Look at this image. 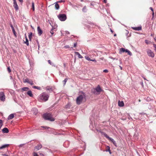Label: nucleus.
<instances>
[{
  "label": "nucleus",
  "mask_w": 156,
  "mask_h": 156,
  "mask_svg": "<svg viewBox=\"0 0 156 156\" xmlns=\"http://www.w3.org/2000/svg\"><path fill=\"white\" fill-rule=\"evenodd\" d=\"M86 95L85 93L82 91H80L79 96L76 100V102L77 104L78 105L80 104L83 100L86 99Z\"/></svg>",
  "instance_id": "1"
},
{
  "label": "nucleus",
  "mask_w": 156,
  "mask_h": 156,
  "mask_svg": "<svg viewBox=\"0 0 156 156\" xmlns=\"http://www.w3.org/2000/svg\"><path fill=\"white\" fill-rule=\"evenodd\" d=\"M49 95L46 92L42 93L40 96V99L43 102H46L48 100Z\"/></svg>",
  "instance_id": "2"
},
{
  "label": "nucleus",
  "mask_w": 156,
  "mask_h": 156,
  "mask_svg": "<svg viewBox=\"0 0 156 156\" xmlns=\"http://www.w3.org/2000/svg\"><path fill=\"white\" fill-rule=\"evenodd\" d=\"M102 91L103 90L101 88L99 85H98L96 87L92 89L91 90L92 93L97 95L99 94L100 92Z\"/></svg>",
  "instance_id": "3"
},
{
  "label": "nucleus",
  "mask_w": 156,
  "mask_h": 156,
  "mask_svg": "<svg viewBox=\"0 0 156 156\" xmlns=\"http://www.w3.org/2000/svg\"><path fill=\"white\" fill-rule=\"evenodd\" d=\"M43 117L44 119L49 120L50 121H55V119L52 117L51 114L45 113L43 115Z\"/></svg>",
  "instance_id": "4"
},
{
  "label": "nucleus",
  "mask_w": 156,
  "mask_h": 156,
  "mask_svg": "<svg viewBox=\"0 0 156 156\" xmlns=\"http://www.w3.org/2000/svg\"><path fill=\"white\" fill-rule=\"evenodd\" d=\"M59 19L61 21H65L67 18L66 15L65 14H60L58 16Z\"/></svg>",
  "instance_id": "5"
},
{
  "label": "nucleus",
  "mask_w": 156,
  "mask_h": 156,
  "mask_svg": "<svg viewBox=\"0 0 156 156\" xmlns=\"http://www.w3.org/2000/svg\"><path fill=\"white\" fill-rule=\"evenodd\" d=\"M100 133L102 134V135L104 136L105 137L107 138L108 140H110L111 141L112 143L115 141V140L112 138L109 137L108 135L105 132L102 131H100Z\"/></svg>",
  "instance_id": "6"
},
{
  "label": "nucleus",
  "mask_w": 156,
  "mask_h": 156,
  "mask_svg": "<svg viewBox=\"0 0 156 156\" xmlns=\"http://www.w3.org/2000/svg\"><path fill=\"white\" fill-rule=\"evenodd\" d=\"M146 52L148 56L152 58H153L154 56V53L151 50L148 49L146 50Z\"/></svg>",
  "instance_id": "7"
},
{
  "label": "nucleus",
  "mask_w": 156,
  "mask_h": 156,
  "mask_svg": "<svg viewBox=\"0 0 156 156\" xmlns=\"http://www.w3.org/2000/svg\"><path fill=\"white\" fill-rule=\"evenodd\" d=\"M0 100L3 101L5 100V96L3 92H0Z\"/></svg>",
  "instance_id": "8"
},
{
  "label": "nucleus",
  "mask_w": 156,
  "mask_h": 156,
  "mask_svg": "<svg viewBox=\"0 0 156 156\" xmlns=\"http://www.w3.org/2000/svg\"><path fill=\"white\" fill-rule=\"evenodd\" d=\"M54 27L52 26V28L50 31V33L51 34V36L54 34V32H53V30H55V31H56V30H55V29L57 27V25L56 24H55L54 23Z\"/></svg>",
  "instance_id": "9"
},
{
  "label": "nucleus",
  "mask_w": 156,
  "mask_h": 156,
  "mask_svg": "<svg viewBox=\"0 0 156 156\" xmlns=\"http://www.w3.org/2000/svg\"><path fill=\"white\" fill-rule=\"evenodd\" d=\"M23 82L25 83H28L30 84L31 85H33L34 84V83L33 82V81L31 80H30L28 78L26 79Z\"/></svg>",
  "instance_id": "10"
},
{
  "label": "nucleus",
  "mask_w": 156,
  "mask_h": 156,
  "mask_svg": "<svg viewBox=\"0 0 156 156\" xmlns=\"http://www.w3.org/2000/svg\"><path fill=\"white\" fill-rule=\"evenodd\" d=\"M13 7L16 11L19 9V7L17 4L16 0H13Z\"/></svg>",
  "instance_id": "11"
},
{
  "label": "nucleus",
  "mask_w": 156,
  "mask_h": 156,
  "mask_svg": "<svg viewBox=\"0 0 156 156\" xmlns=\"http://www.w3.org/2000/svg\"><path fill=\"white\" fill-rule=\"evenodd\" d=\"M10 27H11L12 28V32L14 34V35L16 37H17V35H16V32L14 29V28L12 25V24L10 23Z\"/></svg>",
  "instance_id": "12"
},
{
  "label": "nucleus",
  "mask_w": 156,
  "mask_h": 156,
  "mask_svg": "<svg viewBox=\"0 0 156 156\" xmlns=\"http://www.w3.org/2000/svg\"><path fill=\"white\" fill-rule=\"evenodd\" d=\"M46 21L47 23H48L51 26V27H54V23L56 24L55 23H53L51 21H50L48 19H46Z\"/></svg>",
  "instance_id": "13"
},
{
  "label": "nucleus",
  "mask_w": 156,
  "mask_h": 156,
  "mask_svg": "<svg viewBox=\"0 0 156 156\" xmlns=\"http://www.w3.org/2000/svg\"><path fill=\"white\" fill-rule=\"evenodd\" d=\"M132 28L134 30L139 31L141 30L142 27L141 26H139L136 27H132Z\"/></svg>",
  "instance_id": "14"
},
{
  "label": "nucleus",
  "mask_w": 156,
  "mask_h": 156,
  "mask_svg": "<svg viewBox=\"0 0 156 156\" xmlns=\"http://www.w3.org/2000/svg\"><path fill=\"white\" fill-rule=\"evenodd\" d=\"M9 144H5L3 145H2V146L0 147V149H2L3 148L8 147L9 146Z\"/></svg>",
  "instance_id": "15"
},
{
  "label": "nucleus",
  "mask_w": 156,
  "mask_h": 156,
  "mask_svg": "<svg viewBox=\"0 0 156 156\" xmlns=\"http://www.w3.org/2000/svg\"><path fill=\"white\" fill-rule=\"evenodd\" d=\"M2 132L3 133H8L9 132V130L7 128H4L2 129Z\"/></svg>",
  "instance_id": "16"
},
{
  "label": "nucleus",
  "mask_w": 156,
  "mask_h": 156,
  "mask_svg": "<svg viewBox=\"0 0 156 156\" xmlns=\"http://www.w3.org/2000/svg\"><path fill=\"white\" fill-rule=\"evenodd\" d=\"M27 94L30 97H32L33 96V94H32V91L30 90H28L27 92Z\"/></svg>",
  "instance_id": "17"
},
{
  "label": "nucleus",
  "mask_w": 156,
  "mask_h": 156,
  "mask_svg": "<svg viewBox=\"0 0 156 156\" xmlns=\"http://www.w3.org/2000/svg\"><path fill=\"white\" fill-rule=\"evenodd\" d=\"M118 105L120 107H122L124 105V104L122 101H119L118 102Z\"/></svg>",
  "instance_id": "18"
},
{
  "label": "nucleus",
  "mask_w": 156,
  "mask_h": 156,
  "mask_svg": "<svg viewBox=\"0 0 156 156\" xmlns=\"http://www.w3.org/2000/svg\"><path fill=\"white\" fill-rule=\"evenodd\" d=\"M41 12L42 13H44L45 12V7L42 5L41 7Z\"/></svg>",
  "instance_id": "19"
},
{
  "label": "nucleus",
  "mask_w": 156,
  "mask_h": 156,
  "mask_svg": "<svg viewBox=\"0 0 156 156\" xmlns=\"http://www.w3.org/2000/svg\"><path fill=\"white\" fill-rule=\"evenodd\" d=\"M46 90L47 91H48L49 93H51L53 91L52 89L51 88L48 87H46Z\"/></svg>",
  "instance_id": "20"
},
{
  "label": "nucleus",
  "mask_w": 156,
  "mask_h": 156,
  "mask_svg": "<svg viewBox=\"0 0 156 156\" xmlns=\"http://www.w3.org/2000/svg\"><path fill=\"white\" fill-rule=\"evenodd\" d=\"M14 114H11L9 116L8 119L9 120L12 119L14 118Z\"/></svg>",
  "instance_id": "21"
},
{
  "label": "nucleus",
  "mask_w": 156,
  "mask_h": 156,
  "mask_svg": "<svg viewBox=\"0 0 156 156\" xmlns=\"http://www.w3.org/2000/svg\"><path fill=\"white\" fill-rule=\"evenodd\" d=\"M55 9L56 10H58L59 8V5L58 4L57 2H55Z\"/></svg>",
  "instance_id": "22"
},
{
  "label": "nucleus",
  "mask_w": 156,
  "mask_h": 156,
  "mask_svg": "<svg viewBox=\"0 0 156 156\" xmlns=\"http://www.w3.org/2000/svg\"><path fill=\"white\" fill-rule=\"evenodd\" d=\"M75 53L76 55L78 56V57L79 58H83V57L80 55V53L78 52H75Z\"/></svg>",
  "instance_id": "23"
},
{
  "label": "nucleus",
  "mask_w": 156,
  "mask_h": 156,
  "mask_svg": "<svg viewBox=\"0 0 156 156\" xmlns=\"http://www.w3.org/2000/svg\"><path fill=\"white\" fill-rule=\"evenodd\" d=\"M25 37L26 38V41L24 42V43L28 46L29 45L28 40L27 38V36H26V34H25Z\"/></svg>",
  "instance_id": "24"
},
{
  "label": "nucleus",
  "mask_w": 156,
  "mask_h": 156,
  "mask_svg": "<svg viewBox=\"0 0 156 156\" xmlns=\"http://www.w3.org/2000/svg\"><path fill=\"white\" fill-rule=\"evenodd\" d=\"M29 89V88L28 87H23L21 89V90H22V91H27Z\"/></svg>",
  "instance_id": "25"
},
{
  "label": "nucleus",
  "mask_w": 156,
  "mask_h": 156,
  "mask_svg": "<svg viewBox=\"0 0 156 156\" xmlns=\"http://www.w3.org/2000/svg\"><path fill=\"white\" fill-rule=\"evenodd\" d=\"M126 49H125L124 48H121L120 49V53H121L122 52H124L126 51Z\"/></svg>",
  "instance_id": "26"
},
{
  "label": "nucleus",
  "mask_w": 156,
  "mask_h": 156,
  "mask_svg": "<svg viewBox=\"0 0 156 156\" xmlns=\"http://www.w3.org/2000/svg\"><path fill=\"white\" fill-rule=\"evenodd\" d=\"M125 52H127L128 54L129 55L131 56L132 55V53L128 50L126 49Z\"/></svg>",
  "instance_id": "27"
},
{
  "label": "nucleus",
  "mask_w": 156,
  "mask_h": 156,
  "mask_svg": "<svg viewBox=\"0 0 156 156\" xmlns=\"http://www.w3.org/2000/svg\"><path fill=\"white\" fill-rule=\"evenodd\" d=\"M87 9L86 6L84 7L82 9V11L83 12H85L87 11Z\"/></svg>",
  "instance_id": "28"
},
{
  "label": "nucleus",
  "mask_w": 156,
  "mask_h": 156,
  "mask_svg": "<svg viewBox=\"0 0 156 156\" xmlns=\"http://www.w3.org/2000/svg\"><path fill=\"white\" fill-rule=\"evenodd\" d=\"M68 80V79L67 78H66L62 82L63 83L64 86L65 85L66 83L67 82Z\"/></svg>",
  "instance_id": "29"
},
{
  "label": "nucleus",
  "mask_w": 156,
  "mask_h": 156,
  "mask_svg": "<svg viewBox=\"0 0 156 156\" xmlns=\"http://www.w3.org/2000/svg\"><path fill=\"white\" fill-rule=\"evenodd\" d=\"M32 33L31 32H30L29 33L28 37L30 40V41L32 38Z\"/></svg>",
  "instance_id": "30"
},
{
  "label": "nucleus",
  "mask_w": 156,
  "mask_h": 156,
  "mask_svg": "<svg viewBox=\"0 0 156 156\" xmlns=\"http://www.w3.org/2000/svg\"><path fill=\"white\" fill-rule=\"evenodd\" d=\"M48 62L50 65L55 66L54 63H52L50 60H48Z\"/></svg>",
  "instance_id": "31"
},
{
  "label": "nucleus",
  "mask_w": 156,
  "mask_h": 156,
  "mask_svg": "<svg viewBox=\"0 0 156 156\" xmlns=\"http://www.w3.org/2000/svg\"><path fill=\"white\" fill-rule=\"evenodd\" d=\"M85 59L88 61H91V59L90 58L87 56H85Z\"/></svg>",
  "instance_id": "32"
},
{
  "label": "nucleus",
  "mask_w": 156,
  "mask_h": 156,
  "mask_svg": "<svg viewBox=\"0 0 156 156\" xmlns=\"http://www.w3.org/2000/svg\"><path fill=\"white\" fill-rule=\"evenodd\" d=\"M32 9L34 11V3L33 2H32Z\"/></svg>",
  "instance_id": "33"
},
{
  "label": "nucleus",
  "mask_w": 156,
  "mask_h": 156,
  "mask_svg": "<svg viewBox=\"0 0 156 156\" xmlns=\"http://www.w3.org/2000/svg\"><path fill=\"white\" fill-rule=\"evenodd\" d=\"M39 147L38 146L35 147L34 148V150L36 151L37 150H38L39 149Z\"/></svg>",
  "instance_id": "34"
},
{
  "label": "nucleus",
  "mask_w": 156,
  "mask_h": 156,
  "mask_svg": "<svg viewBox=\"0 0 156 156\" xmlns=\"http://www.w3.org/2000/svg\"><path fill=\"white\" fill-rule=\"evenodd\" d=\"M145 42L147 44H149L150 41H149L148 40H145Z\"/></svg>",
  "instance_id": "35"
},
{
  "label": "nucleus",
  "mask_w": 156,
  "mask_h": 156,
  "mask_svg": "<svg viewBox=\"0 0 156 156\" xmlns=\"http://www.w3.org/2000/svg\"><path fill=\"white\" fill-rule=\"evenodd\" d=\"M7 70L9 73H10L11 71L10 67H9L7 68Z\"/></svg>",
  "instance_id": "36"
},
{
  "label": "nucleus",
  "mask_w": 156,
  "mask_h": 156,
  "mask_svg": "<svg viewBox=\"0 0 156 156\" xmlns=\"http://www.w3.org/2000/svg\"><path fill=\"white\" fill-rule=\"evenodd\" d=\"M33 87L34 89H36L38 90H39V87L36 86H34Z\"/></svg>",
  "instance_id": "37"
},
{
  "label": "nucleus",
  "mask_w": 156,
  "mask_h": 156,
  "mask_svg": "<svg viewBox=\"0 0 156 156\" xmlns=\"http://www.w3.org/2000/svg\"><path fill=\"white\" fill-rule=\"evenodd\" d=\"M33 155V156H39L38 155L37 153L35 152H34Z\"/></svg>",
  "instance_id": "38"
},
{
  "label": "nucleus",
  "mask_w": 156,
  "mask_h": 156,
  "mask_svg": "<svg viewBox=\"0 0 156 156\" xmlns=\"http://www.w3.org/2000/svg\"><path fill=\"white\" fill-rule=\"evenodd\" d=\"M113 144L115 146V147H117V144H116V142L115 141H114L113 143Z\"/></svg>",
  "instance_id": "39"
},
{
  "label": "nucleus",
  "mask_w": 156,
  "mask_h": 156,
  "mask_svg": "<svg viewBox=\"0 0 156 156\" xmlns=\"http://www.w3.org/2000/svg\"><path fill=\"white\" fill-rule=\"evenodd\" d=\"M25 144H20L19 146V147H23Z\"/></svg>",
  "instance_id": "40"
},
{
  "label": "nucleus",
  "mask_w": 156,
  "mask_h": 156,
  "mask_svg": "<svg viewBox=\"0 0 156 156\" xmlns=\"http://www.w3.org/2000/svg\"><path fill=\"white\" fill-rule=\"evenodd\" d=\"M41 127H42V128H44V129H49V127H47V126H41Z\"/></svg>",
  "instance_id": "41"
},
{
  "label": "nucleus",
  "mask_w": 156,
  "mask_h": 156,
  "mask_svg": "<svg viewBox=\"0 0 156 156\" xmlns=\"http://www.w3.org/2000/svg\"><path fill=\"white\" fill-rule=\"evenodd\" d=\"M108 70L107 69H105L103 70V72L104 73H107L108 72Z\"/></svg>",
  "instance_id": "42"
},
{
  "label": "nucleus",
  "mask_w": 156,
  "mask_h": 156,
  "mask_svg": "<svg viewBox=\"0 0 156 156\" xmlns=\"http://www.w3.org/2000/svg\"><path fill=\"white\" fill-rule=\"evenodd\" d=\"M65 2L63 0H61L59 1L58 2H57V3H58V2L61 3V2Z\"/></svg>",
  "instance_id": "43"
},
{
  "label": "nucleus",
  "mask_w": 156,
  "mask_h": 156,
  "mask_svg": "<svg viewBox=\"0 0 156 156\" xmlns=\"http://www.w3.org/2000/svg\"><path fill=\"white\" fill-rule=\"evenodd\" d=\"M42 30L40 28V35L42 33Z\"/></svg>",
  "instance_id": "44"
},
{
  "label": "nucleus",
  "mask_w": 156,
  "mask_h": 156,
  "mask_svg": "<svg viewBox=\"0 0 156 156\" xmlns=\"http://www.w3.org/2000/svg\"><path fill=\"white\" fill-rule=\"evenodd\" d=\"M110 58L112 59H113V60H115V59H116V60H118V58H114L112 57H110Z\"/></svg>",
  "instance_id": "45"
},
{
  "label": "nucleus",
  "mask_w": 156,
  "mask_h": 156,
  "mask_svg": "<svg viewBox=\"0 0 156 156\" xmlns=\"http://www.w3.org/2000/svg\"><path fill=\"white\" fill-rule=\"evenodd\" d=\"M64 48H69V45H66L64 46Z\"/></svg>",
  "instance_id": "46"
},
{
  "label": "nucleus",
  "mask_w": 156,
  "mask_h": 156,
  "mask_svg": "<svg viewBox=\"0 0 156 156\" xmlns=\"http://www.w3.org/2000/svg\"><path fill=\"white\" fill-rule=\"evenodd\" d=\"M90 5H91V8H93L94 5V4H93V3H90Z\"/></svg>",
  "instance_id": "47"
},
{
  "label": "nucleus",
  "mask_w": 156,
  "mask_h": 156,
  "mask_svg": "<svg viewBox=\"0 0 156 156\" xmlns=\"http://www.w3.org/2000/svg\"><path fill=\"white\" fill-rule=\"evenodd\" d=\"M36 42H37V44H38V49H39V43H38V40L37 39V40H36Z\"/></svg>",
  "instance_id": "48"
},
{
  "label": "nucleus",
  "mask_w": 156,
  "mask_h": 156,
  "mask_svg": "<svg viewBox=\"0 0 156 156\" xmlns=\"http://www.w3.org/2000/svg\"><path fill=\"white\" fill-rule=\"evenodd\" d=\"M154 47L155 48L154 50L156 52V44H154Z\"/></svg>",
  "instance_id": "49"
},
{
  "label": "nucleus",
  "mask_w": 156,
  "mask_h": 156,
  "mask_svg": "<svg viewBox=\"0 0 156 156\" xmlns=\"http://www.w3.org/2000/svg\"><path fill=\"white\" fill-rule=\"evenodd\" d=\"M91 61H93L95 62H97L96 60L95 59H91Z\"/></svg>",
  "instance_id": "50"
},
{
  "label": "nucleus",
  "mask_w": 156,
  "mask_h": 156,
  "mask_svg": "<svg viewBox=\"0 0 156 156\" xmlns=\"http://www.w3.org/2000/svg\"><path fill=\"white\" fill-rule=\"evenodd\" d=\"M37 30L38 32V33L39 34V26H38L37 27Z\"/></svg>",
  "instance_id": "51"
},
{
  "label": "nucleus",
  "mask_w": 156,
  "mask_h": 156,
  "mask_svg": "<svg viewBox=\"0 0 156 156\" xmlns=\"http://www.w3.org/2000/svg\"><path fill=\"white\" fill-rule=\"evenodd\" d=\"M77 43H75L74 44V47H76V45H77Z\"/></svg>",
  "instance_id": "52"
},
{
  "label": "nucleus",
  "mask_w": 156,
  "mask_h": 156,
  "mask_svg": "<svg viewBox=\"0 0 156 156\" xmlns=\"http://www.w3.org/2000/svg\"><path fill=\"white\" fill-rule=\"evenodd\" d=\"M150 9L151 10V11L152 12H154V11H153V9L152 8V7H150Z\"/></svg>",
  "instance_id": "53"
},
{
  "label": "nucleus",
  "mask_w": 156,
  "mask_h": 156,
  "mask_svg": "<svg viewBox=\"0 0 156 156\" xmlns=\"http://www.w3.org/2000/svg\"><path fill=\"white\" fill-rule=\"evenodd\" d=\"M109 151V153H110V154H111V151H110V148H109V149H108V150H107L106 151Z\"/></svg>",
  "instance_id": "54"
},
{
  "label": "nucleus",
  "mask_w": 156,
  "mask_h": 156,
  "mask_svg": "<svg viewBox=\"0 0 156 156\" xmlns=\"http://www.w3.org/2000/svg\"><path fill=\"white\" fill-rule=\"evenodd\" d=\"M140 115H144L145 114V113H144L143 112V113H140Z\"/></svg>",
  "instance_id": "55"
},
{
  "label": "nucleus",
  "mask_w": 156,
  "mask_h": 156,
  "mask_svg": "<svg viewBox=\"0 0 156 156\" xmlns=\"http://www.w3.org/2000/svg\"><path fill=\"white\" fill-rule=\"evenodd\" d=\"M152 18H153L154 17V12H152Z\"/></svg>",
  "instance_id": "56"
},
{
  "label": "nucleus",
  "mask_w": 156,
  "mask_h": 156,
  "mask_svg": "<svg viewBox=\"0 0 156 156\" xmlns=\"http://www.w3.org/2000/svg\"><path fill=\"white\" fill-rule=\"evenodd\" d=\"M92 123V122H90V128H91V126H92V125L91 124V123Z\"/></svg>",
  "instance_id": "57"
},
{
  "label": "nucleus",
  "mask_w": 156,
  "mask_h": 156,
  "mask_svg": "<svg viewBox=\"0 0 156 156\" xmlns=\"http://www.w3.org/2000/svg\"><path fill=\"white\" fill-rule=\"evenodd\" d=\"M66 108H69V105H66Z\"/></svg>",
  "instance_id": "58"
},
{
  "label": "nucleus",
  "mask_w": 156,
  "mask_h": 156,
  "mask_svg": "<svg viewBox=\"0 0 156 156\" xmlns=\"http://www.w3.org/2000/svg\"><path fill=\"white\" fill-rule=\"evenodd\" d=\"M19 1L21 3H22L23 2V0H19Z\"/></svg>",
  "instance_id": "59"
},
{
  "label": "nucleus",
  "mask_w": 156,
  "mask_h": 156,
  "mask_svg": "<svg viewBox=\"0 0 156 156\" xmlns=\"http://www.w3.org/2000/svg\"><path fill=\"white\" fill-rule=\"evenodd\" d=\"M110 31L112 33H113L114 32L111 29H110Z\"/></svg>",
  "instance_id": "60"
},
{
  "label": "nucleus",
  "mask_w": 156,
  "mask_h": 156,
  "mask_svg": "<svg viewBox=\"0 0 156 156\" xmlns=\"http://www.w3.org/2000/svg\"><path fill=\"white\" fill-rule=\"evenodd\" d=\"M119 61H120V64H122V61H121V59L119 60Z\"/></svg>",
  "instance_id": "61"
},
{
  "label": "nucleus",
  "mask_w": 156,
  "mask_h": 156,
  "mask_svg": "<svg viewBox=\"0 0 156 156\" xmlns=\"http://www.w3.org/2000/svg\"><path fill=\"white\" fill-rule=\"evenodd\" d=\"M104 2L105 3H106L107 2V0H103Z\"/></svg>",
  "instance_id": "62"
},
{
  "label": "nucleus",
  "mask_w": 156,
  "mask_h": 156,
  "mask_svg": "<svg viewBox=\"0 0 156 156\" xmlns=\"http://www.w3.org/2000/svg\"><path fill=\"white\" fill-rule=\"evenodd\" d=\"M119 66V67L120 68L121 70H122V67L120 66Z\"/></svg>",
  "instance_id": "63"
},
{
  "label": "nucleus",
  "mask_w": 156,
  "mask_h": 156,
  "mask_svg": "<svg viewBox=\"0 0 156 156\" xmlns=\"http://www.w3.org/2000/svg\"><path fill=\"white\" fill-rule=\"evenodd\" d=\"M154 40L156 42V37L154 38Z\"/></svg>",
  "instance_id": "64"
}]
</instances>
